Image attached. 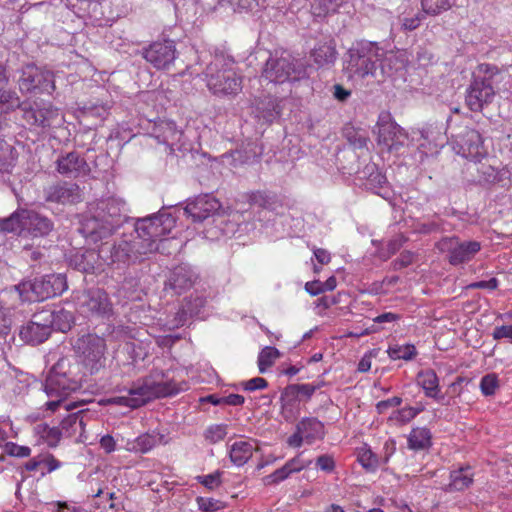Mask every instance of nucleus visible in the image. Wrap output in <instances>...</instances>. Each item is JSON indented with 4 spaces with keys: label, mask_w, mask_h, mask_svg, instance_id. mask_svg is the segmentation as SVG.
<instances>
[{
    "label": "nucleus",
    "mask_w": 512,
    "mask_h": 512,
    "mask_svg": "<svg viewBox=\"0 0 512 512\" xmlns=\"http://www.w3.org/2000/svg\"><path fill=\"white\" fill-rule=\"evenodd\" d=\"M21 107L20 98L15 91L0 87V114L7 113Z\"/></svg>",
    "instance_id": "42"
},
{
    "label": "nucleus",
    "mask_w": 512,
    "mask_h": 512,
    "mask_svg": "<svg viewBox=\"0 0 512 512\" xmlns=\"http://www.w3.org/2000/svg\"><path fill=\"white\" fill-rule=\"evenodd\" d=\"M294 386L296 394L299 398H305L309 400L315 391L319 388V386L311 385V384H292Z\"/></svg>",
    "instance_id": "56"
},
{
    "label": "nucleus",
    "mask_w": 512,
    "mask_h": 512,
    "mask_svg": "<svg viewBox=\"0 0 512 512\" xmlns=\"http://www.w3.org/2000/svg\"><path fill=\"white\" fill-rule=\"evenodd\" d=\"M207 88L217 96L237 95L242 90V77L237 73L235 61L223 53L214 55L205 70Z\"/></svg>",
    "instance_id": "5"
},
{
    "label": "nucleus",
    "mask_w": 512,
    "mask_h": 512,
    "mask_svg": "<svg viewBox=\"0 0 512 512\" xmlns=\"http://www.w3.org/2000/svg\"><path fill=\"white\" fill-rule=\"evenodd\" d=\"M41 312H48L51 314V331L55 329L65 333L69 331L74 324L73 314L63 308L59 310L44 309Z\"/></svg>",
    "instance_id": "33"
},
{
    "label": "nucleus",
    "mask_w": 512,
    "mask_h": 512,
    "mask_svg": "<svg viewBox=\"0 0 512 512\" xmlns=\"http://www.w3.org/2000/svg\"><path fill=\"white\" fill-rule=\"evenodd\" d=\"M109 107L105 104L89 103L84 105L82 113L85 117H93L102 122L108 115Z\"/></svg>",
    "instance_id": "46"
},
{
    "label": "nucleus",
    "mask_w": 512,
    "mask_h": 512,
    "mask_svg": "<svg viewBox=\"0 0 512 512\" xmlns=\"http://www.w3.org/2000/svg\"><path fill=\"white\" fill-rule=\"evenodd\" d=\"M396 62L397 57L392 53H386L378 43L360 41L347 51L344 70L349 78L364 79L371 76L378 81H383L393 74Z\"/></svg>",
    "instance_id": "2"
},
{
    "label": "nucleus",
    "mask_w": 512,
    "mask_h": 512,
    "mask_svg": "<svg viewBox=\"0 0 512 512\" xmlns=\"http://www.w3.org/2000/svg\"><path fill=\"white\" fill-rule=\"evenodd\" d=\"M316 465L323 471L331 472L335 467V462L331 456L321 455L317 458Z\"/></svg>",
    "instance_id": "62"
},
{
    "label": "nucleus",
    "mask_w": 512,
    "mask_h": 512,
    "mask_svg": "<svg viewBox=\"0 0 512 512\" xmlns=\"http://www.w3.org/2000/svg\"><path fill=\"white\" fill-rule=\"evenodd\" d=\"M297 427L308 444L313 443L317 439H322L325 435L323 423L315 417L303 418L297 424Z\"/></svg>",
    "instance_id": "29"
},
{
    "label": "nucleus",
    "mask_w": 512,
    "mask_h": 512,
    "mask_svg": "<svg viewBox=\"0 0 512 512\" xmlns=\"http://www.w3.org/2000/svg\"><path fill=\"white\" fill-rule=\"evenodd\" d=\"M343 135L349 144L355 149H363L367 147L369 138L362 130L356 129L353 126H346L343 129Z\"/></svg>",
    "instance_id": "41"
},
{
    "label": "nucleus",
    "mask_w": 512,
    "mask_h": 512,
    "mask_svg": "<svg viewBox=\"0 0 512 512\" xmlns=\"http://www.w3.org/2000/svg\"><path fill=\"white\" fill-rule=\"evenodd\" d=\"M307 75L305 64L289 53L270 56L262 70L261 78L274 84L295 82Z\"/></svg>",
    "instance_id": "6"
},
{
    "label": "nucleus",
    "mask_w": 512,
    "mask_h": 512,
    "mask_svg": "<svg viewBox=\"0 0 512 512\" xmlns=\"http://www.w3.org/2000/svg\"><path fill=\"white\" fill-rule=\"evenodd\" d=\"M280 102L277 97L268 95L264 98H256L254 103L259 116L267 122H272L281 114L282 108Z\"/></svg>",
    "instance_id": "28"
},
{
    "label": "nucleus",
    "mask_w": 512,
    "mask_h": 512,
    "mask_svg": "<svg viewBox=\"0 0 512 512\" xmlns=\"http://www.w3.org/2000/svg\"><path fill=\"white\" fill-rule=\"evenodd\" d=\"M413 262V253L409 251L402 252L397 258L393 264L395 269H402L404 267H407Z\"/></svg>",
    "instance_id": "63"
},
{
    "label": "nucleus",
    "mask_w": 512,
    "mask_h": 512,
    "mask_svg": "<svg viewBox=\"0 0 512 512\" xmlns=\"http://www.w3.org/2000/svg\"><path fill=\"white\" fill-rule=\"evenodd\" d=\"M291 474L289 468L285 464L283 467L275 470L272 474L265 478L266 484L278 483L285 480Z\"/></svg>",
    "instance_id": "54"
},
{
    "label": "nucleus",
    "mask_w": 512,
    "mask_h": 512,
    "mask_svg": "<svg viewBox=\"0 0 512 512\" xmlns=\"http://www.w3.org/2000/svg\"><path fill=\"white\" fill-rule=\"evenodd\" d=\"M250 203L264 209H272L275 204V197L258 191L251 194Z\"/></svg>",
    "instance_id": "49"
},
{
    "label": "nucleus",
    "mask_w": 512,
    "mask_h": 512,
    "mask_svg": "<svg viewBox=\"0 0 512 512\" xmlns=\"http://www.w3.org/2000/svg\"><path fill=\"white\" fill-rule=\"evenodd\" d=\"M74 350L79 362L91 374L105 368L107 345L104 338L95 334L83 335L75 341Z\"/></svg>",
    "instance_id": "8"
},
{
    "label": "nucleus",
    "mask_w": 512,
    "mask_h": 512,
    "mask_svg": "<svg viewBox=\"0 0 512 512\" xmlns=\"http://www.w3.org/2000/svg\"><path fill=\"white\" fill-rule=\"evenodd\" d=\"M163 371H153L149 376L133 383L129 396L118 397L115 403L138 408L154 398L168 397L184 390L173 380H165Z\"/></svg>",
    "instance_id": "4"
},
{
    "label": "nucleus",
    "mask_w": 512,
    "mask_h": 512,
    "mask_svg": "<svg viewBox=\"0 0 512 512\" xmlns=\"http://www.w3.org/2000/svg\"><path fill=\"white\" fill-rule=\"evenodd\" d=\"M57 171L70 178L87 176L90 173V166L87 161L77 152H69L58 158Z\"/></svg>",
    "instance_id": "20"
},
{
    "label": "nucleus",
    "mask_w": 512,
    "mask_h": 512,
    "mask_svg": "<svg viewBox=\"0 0 512 512\" xmlns=\"http://www.w3.org/2000/svg\"><path fill=\"white\" fill-rule=\"evenodd\" d=\"M268 382L261 377L252 378L245 383H243V388L248 391H255L266 388Z\"/></svg>",
    "instance_id": "61"
},
{
    "label": "nucleus",
    "mask_w": 512,
    "mask_h": 512,
    "mask_svg": "<svg viewBox=\"0 0 512 512\" xmlns=\"http://www.w3.org/2000/svg\"><path fill=\"white\" fill-rule=\"evenodd\" d=\"M51 314L37 312L32 319L23 325L19 331V337L27 344L37 345L45 342L51 334Z\"/></svg>",
    "instance_id": "14"
},
{
    "label": "nucleus",
    "mask_w": 512,
    "mask_h": 512,
    "mask_svg": "<svg viewBox=\"0 0 512 512\" xmlns=\"http://www.w3.org/2000/svg\"><path fill=\"white\" fill-rule=\"evenodd\" d=\"M18 86L22 93H48L55 90L54 75L34 64H27L20 70Z\"/></svg>",
    "instance_id": "9"
},
{
    "label": "nucleus",
    "mask_w": 512,
    "mask_h": 512,
    "mask_svg": "<svg viewBox=\"0 0 512 512\" xmlns=\"http://www.w3.org/2000/svg\"><path fill=\"white\" fill-rule=\"evenodd\" d=\"M227 435V426L220 424V425H213L210 426L205 433V438L210 443H217L225 438Z\"/></svg>",
    "instance_id": "51"
},
{
    "label": "nucleus",
    "mask_w": 512,
    "mask_h": 512,
    "mask_svg": "<svg viewBox=\"0 0 512 512\" xmlns=\"http://www.w3.org/2000/svg\"><path fill=\"white\" fill-rule=\"evenodd\" d=\"M436 246L441 252L448 254V261L454 266L470 261L481 249L480 242H462L458 237H444Z\"/></svg>",
    "instance_id": "11"
},
{
    "label": "nucleus",
    "mask_w": 512,
    "mask_h": 512,
    "mask_svg": "<svg viewBox=\"0 0 512 512\" xmlns=\"http://www.w3.org/2000/svg\"><path fill=\"white\" fill-rule=\"evenodd\" d=\"M23 119L34 129L53 128L61 125L62 115L51 103H37L29 107H23Z\"/></svg>",
    "instance_id": "10"
},
{
    "label": "nucleus",
    "mask_w": 512,
    "mask_h": 512,
    "mask_svg": "<svg viewBox=\"0 0 512 512\" xmlns=\"http://www.w3.org/2000/svg\"><path fill=\"white\" fill-rule=\"evenodd\" d=\"M455 4V0H421L423 12L436 16L448 11Z\"/></svg>",
    "instance_id": "40"
},
{
    "label": "nucleus",
    "mask_w": 512,
    "mask_h": 512,
    "mask_svg": "<svg viewBox=\"0 0 512 512\" xmlns=\"http://www.w3.org/2000/svg\"><path fill=\"white\" fill-rule=\"evenodd\" d=\"M44 199L48 203L61 205L76 204L83 200V192L78 184L59 181L44 188Z\"/></svg>",
    "instance_id": "15"
},
{
    "label": "nucleus",
    "mask_w": 512,
    "mask_h": 512,
    "mask_svg": "<svg viewBox=\"0 0 512 512\" xmlns=\"http://www.w3.org/2000/svg\"><path fill=\"white\" fill-rule=\"evenodd\" d=\"M100 447L105 451V453L110 454L116 449V441L111 435L106 434L100 439Z\"/></svg>",
    "instance_id": "64"
},
{
    "label": "nucleus",
    "mask_w": 512,
    "mask_h": 512,
    "mask_svg": "<svg viewBox=\"0 0 512 512\" xmlns=\"http://www.w3.org/2000/svg\"><path fill=\"white\" fill-rule=\"evenodd\" d=\"M80 222L79 232L91 242L97 243L114 234L116 229L102 219L94 210Z\"/></svg>",
    "instance_id": "17"
},
{
    "label": "nucleus",
    "mask_w": 512,
    "mask_h": 512,
    "mask_svg": "<svg viewBox=\"0 0 512 512\" xmlns=\"http://www.w3.org/2000/svg\"><path fill=\"white\" fill-rule=\"evenodd\" d=\"M220 477H221V474L219 472H216V473L209 474V475L199 476L198 480L205 487H207L210 490H213V489L217 488L218 486H220V484H221Z\"/></svg>",
    "instance_id": "55"
},
{
    "label": "nucleus",
    "mask_w": 512,
    "mask_h": 512,
    "mask_svg": "<svg viewBox=\"0 0 512 512\" xmlns=\"http://www.w3.org/2000/svg\"><path fill=\"white\" fill-rule=\"evenodd\" d=\"M431 445V433L425 427L412 429L408 437V447L412 450H423Z\"/></svg>",
    "instance_id": "38"
},
{
    "label": "nucleus",
    "mask_w": 512,
    "mask_h": 512,
    "mask_svg": "<svg viewBox=\"0 0 512 512\" xmlns=\"http://www.w3.org/2000/svg\"><path fill=\"white\" fill-rule=\"evenodd\" d=\"M300 401L301 398L296 394L292 384L281 393V415L287 422H292L298 415Z\"/></svg>",
    "instance_id": "27"
},
{
    "label": "nucleus",
    "mask_w": 512,
    "mask_h": 512,
    "mask_svg": "<svg viewBox=\"0 0 512 512\" xmlns=\"http://www.w3.org/2000/svg\"><path fill=\"white\" fill-rule=\"evenodd\" d=\"M197 503L199 508L204 512L217 511L224 507L221 501L213 498L199 497Z\"/></svg>",
    "instance_id": "53"
},
{
    "label": "nucleus",
    "mask_w": 512,
    "mask_h": 512,
    "mask_svg": "<svg viewBox=\"0 0 512 512\" xmlns=\"http://www.w3.org/2000/svg\"><path fill=\"white\" fill-rule=\"evenodd\" d=\"M377 127L378 141L380 144H384L389 151L397 152L405 146L408 135L403 128L391 119L389 113L380 114Z\"/></svg>",
    "instance_id": "12"
},
{
    "label": "nucleus",
    "mask_w": 512,
    "mask_h": 512,
    "mask_svg": "<svg viewBox=\"0 0 512 512\" xmlns=\"http://www.w3.org/2000/svg\"><path fill=\"white\" fill-rule=\"evenodd\" d=\"M142 56L158 70L169 69L176 59V47L172 40L156 41L143 49Z\"/></svg>",
    "instance_id": "16"
},
{
    "label": "nucleus",
    "mask_w": 512,
    "mask_h": 512,
    "mask_svg": "<svg viewBox=\"0 0 512 512\" xmlns=\"http://www.w3.org/2000/svg\"><path fill=\"white\" fill-rule=\"evenodd\" d=\"M27 209H17L9 217L0 221V229L4 232L22 233L26 225Z\"/></svg>",
    "instance_id": "35"
},
{
    "label": "nucleus",
    "mask_w": 512,
    "mask_h": 512,
    "mask_svg": "<svg viewBox=\"0 0 512 512\" xmlns=\"http://www.w3.org/2000/svg\"><path fill=\"white\" fill-rule=\"evenodd\" d=\"M473 482V473L470 467L460 468L450 473V483L446 486V492L463 491Z\"/></svg>",
    "instance_id": "32"
},
{
    "label": "nucleus",
    "mask_w": 512,
    "mask_h": 512,
    "mask_svg": "<svg viewBox=\"0 0 512 512\" xmlns=\"http://www.w3.org/2000/svg\"><path fill=\"white\" fill-rule=\"evenodd\" d=\"M86 414V410H79L75 413L69 414L65 417L60 423V429L63 432L65 437H72L79 433H82L85 430L84 416Z\"/></svg>",
    "instance_id": "31"
},
{
    "label": "nucleus",
    "mask_w": 512,
    "mask_h": 512,
    "mask_svg": "<svg viewBox=\"0 0 512 512\" xmlns=\"http://www.w3.org/2000/svg\"><path fill=\"white\" fill-rule=\"evenodd\" d=\"M160 441L156 434L145 433L137 437L133 442H128V450L133 452L147 453Z\"/></svg>",
    "instance_id": "39"
},
{
    "label": "nucleus",
    "mask_w": 512,
    "mask_h": 512,
    "mask_svg": "<svg viewBox=\"0 0 512 512\" xmlns=\"http://www.w3.org/2000/svg\"><path fill=\"white\" fill-rule=\"evenodd\" d=\"M418 384L424 389L427 397L436 398L439 392V379L432 369L420 371L417 375Z\"/></svg>",
    "instance_id": "36"
},
{
    "label": "nucleus",
    "mask_w": 512,
    "mask_h": 512,
    "mask_svg": "<svg viewBox=\"0 0 512 512\" xmlns=\"http://www.w3.org/2000/svg\"><path fill=\"white\" fill-rule=\"evenodd\" d=\"M67 289L66 278L62 274H50L32 281H23L16 290L23 301L38 302L62 294Z\"/></svg>",
    "instance_id": "7"
},
{
    "label": "nucleus",
    "mask_w": 512,
    "mask_h": 512,
    "mask_svg": "<svg viewBox=\"0 0 512 512\" xmlns=\"http://www.w3.org/2000/svg\"><path fill=\"white\" fill-rule=\"evenodd\" d=\"M195 280L196 275L189 266L179 265L170 272L165 289H170L175 294L180 295L190 289Z\"/></svg>",
    "instance_id": "23"
},
{
    "label": "nucleus",
    "mask_w": 512,
    "mask_h": 512,
    "mask_svg": "<svg viewBox=\"0 0 512 512\" xmlns=\"http://www.w3.org/2000/svg\"><path fill=\"white\" fill-rule=\"evenodd\" d=\"M175 218L162 211L156 215L138 219L134 233L123 236L113 243H102L98 256L107 265H130L142 261L147 255L160 251L169 242L164 238L175 227Z\"/></svg>",
    "instance_id": "1"
},
{
    "label": "nucleus",
    "mask_w": 512,
    "mask_h": 512,
    "mask_svg": "<svg viewBox=\"0 0 512 512\" xmlns=\"http://www.w3.org/2000/svg\"><path fill=\"white\" fill-rule=\"evenodd\" d=\"M387 353L392 360L402 359L405 361L412 360L417 355L413 344L389 346Z\"/></svg>",
    "instance_id": "44"
},
{
    "label": "nucleus",
    "mask_w": 512,
    "mask_h": 512,
    "mask_svg": "<svg viewBox=\"0 0 512 512\" xmlns=\"http://www.w3.org/2000/svg\"><path fill=\"white\" fill-rule=\"evenodd\" d=\"M459 144L466 158L478 160L485 154L482 136L475 129H466L460 136Z\"/></svg>",
    "instance_id": "24"
},
{
    "label": "nucleus",
    "mask_w": 512,
    "mask_h": 512,
    "mask_svg": "<svg viewBox=\"0 0 512 512\" xmlns=\"http://www.w3.org/2000/svg\"><path fill=\"white\" fill-rule=\"evenodd\" d=\"M358 461L360 464L369 471H374L378 466L377 456L371 451L370 448L363 447L358 453Z\"/></svg>",
    "instance_id": "47"
},
{
    "label": "nucleus",
    "mask_w": 512,
    "mask_h": 512,
    "mask_svg": "<svg viewBox=\"0 0 512 512\" xmlns=\"http://www.w3.org/2000/svg\"><path fill=\"white\" fill-rule=\"evenodd\" d=\"M206 299L202 296H191L184 300L183 306L187 308L191 317L199 315L201 309L205 306Z\"/></svg>",
    "instance_id": "50"
},
{
    "label": "nucleus",
    "mask_w": 512,
    "mask_h": 512,
    "mask_svg": "<svg viewBox=\"0 0 512 512\" xmlns=\"http://www.w3.org/2000/svg\"><path fill=\"white\" fill-rule=\"evenodd\" d=\"M311 464V460L305 461L300 455L289 460L286 465L289 468L290 472H299L302 469L308 467Z\"/></svg>",
    "instance_id": "60"
},
{
    "label": "nucleus",
    "mask_w": 512,
    "mask_h": 512,
    "mask_svg": "<svg viewBox=\"0 0 512 512\" xmlns=\"http://www.w3.org/2000/svg\"><path fill=\"white\" fill-rule=\"evenodd\" d=\"M93 210L116 230L127 220L125 202L114 197L102 199Z\"/></svg>",
    "instance_id": "19"
},
{
    "label": "nucleus",
    "mask_w": 512,
    "mask_h": 512,
    "mask_svg": "<svg viewBox=\"0 0 512 512\" xmlns=\"http://www.w3.org/2000/svg\"><path fill=\"white\" fill-rule=\"evenodd\" d=\"M221 209V203L212 195L204 194L187 203L184 213L194 222H202L214 216Z\"/></svg>",
    "instance_id": "18"
},
{
    "label": "nucleus",
    "mask_w": 512,
    "mask_h": 512,
    "mask_svg": "<svg viewBox=\"0 0 512 512\" xmlns=\"http://www.w3.org/2000/svg\"><path fill=\"white\" fill-rule=\"evenodd\" d=\"M310 3V12L316 18H325L330 14L337 12L342 4V0H308Z\"/></svg>",
    "instance_id": "37"
},
{
    "label": "nucleus",
    "mask_w": 512,
    "mask_h": 512,
    "mask_svg": "<svg viewBox=\"0 0 512 512\" xmlns=\"http://www.w3.org/2000/svg\"><path fill=\"white\" fill-rule=\"evenodd\" d=\"M18 153L15 147L0 138V174L11 175L16 166Z\"/></svg>",
    "instance_id": "30"
},
{
    "label": "nucleus",
    "mask_w": 512,
    "mask_h": 512,
    "mask_svg": "<svg viewBox=\"0 0 512 512\" xmlns=\"http://www.w3.org/2000/svg\"><path fill=\"white\" fill-rule=\"evenodd\" d=\"M253 449L252 441H237L230 448V459L235 465L242 466L252 457Z\"/></svg>",
    "instance_id": "34"
},
{
    "label": "nucleus",
    "mask_w": 512,
    "mask_h": 512,
    "mask_svg": "<svg viewBox=\"0 0 512 512\" xmlns=\"http://www.w3.org/2000/svg\"><path fill=\"white\" fill-rule=\"evenodd\" d=\"M280 352L275 347L267 346L258 356V367L260 373H265L267 368L272 366L274 361L279 358Z\"/></svg>",
    "instance_id": "45"
},
{
    "label": "nucleus",
    "mask_w": 512,
    "mask_h": 512,
    "mask_svg": "<svg viewBox=\"0 0 512 512\" xmlns=\"http://www.w3.org/2000/svg\"><path fill=\"white\" fill-rule=\"evenodd\" d=\"M494 97L491 77H474L467 89L465 101L471 111L480 112L484 106L492 103Z\"/></svg>",
    "instance_id": "13"
},
{
    "label": "nucleus",
    "mask_w": 512,
    "mask_h": 512,
    "mask_svg": "<svg viewBox=\"0 0 512 512\" xmlns=\"http://www.w3.org/2000/svg\"><path fill=\"white\" fill-rule=\"evenodd\" d=\"M473 169L477 171L478 176L474 181L484 184L495 182L498 178V170L491 164L487 163H474Z\"/></svg>",
    "instance_id": "43"
},
{
    "label": "nucleus",
    "mask_w": 512,
    "mask_h": 512,
    "mask_svg": "<svg viewBox=\"0 0 512 512\" xmlns=\"http://www.w3.org/2000/svg\"><path fill=\"white\" fill-rule=\"evenodd\" d=\"M79 305L84 312H90L96 315H105L111 310L108 296L101 289L85 291L79 299Z\"/></svg>",
    "instance_id": "22"
},
{
    "label": "nucleus",
    "mask_w": 512,
    "mask_h": 512,
    "mask_svg": "<svg viewBox=\"0 0 512 512\" xmlns=\"http://www.w3.org/2000/svg\"><path fill=\"white\" fill-rule=\"evenodd\" d=\"M492 337L494 340L507 338L512 343V324L495 327L492 332Z\"/></svg>",
    "instance_id": "58"
},
{
    "label": "nucleus",
    "mask_w": 512,
    "mask_h": 512,
    "mask_svg": "<svg viewBox=\"0 0 512 512\" xmlns=\"http://www.w3.org/2000/svg\"><path fill=\"white\" fill-rule=\"evenodd\" d=\"M62 436L64 435L60 427L43 425V437L46 439L49 446H56Z\"/></svg>",
    "instance_id": "52"
},
{
    "label": "nucleus",
    "mask_w": 512,
    "mask_h": 512,
    "mask_svg": "<svg viewBox=\"0 0 512 512\" xmlns=\"http://www.w3.org/2000/svg\"><path fill=\"white\" fill-rule=\"evenodd\" d=\"M7 452L9 455L15 457H28L31 453V449L27 446H20L15 443H8Z\"/></svg>",
    "instance_id": "59"
},
{
    "label": "nucleus",
    "mask_w": 512,
    "mask_h": 512,
    "mask_svg": "<svg viewBox=\"0 0 512 512\" xmlns=\"http://www.w3.org/2000/svg\"><path fill=\"white\" fill-rule=\"evenodd\" d=\"M498 387L499 382L496 374L491 373L482 377L480 382V389L485 396L494 395Z\"/></svg>",
    "instance_id": "48"
},
{
    "label": "nucleus",
    "mask_w": 512,
    "mask_h": 512,
    "mask_svg": "<svg viewBox=\"0 0 512 512\" xmlns=\"http://www.w3.org/2000/svg\"><path fill=\"white\" fill-rule=\"evenodd\" d=\"M338 56L334 41L319 43L312 49L310 57L318 68H330Z\"/></svg>",
    "instance_id": "26"
},
{
    "label": "nucleus",
    "mask_w": 512,
    "mask_h": 512,
    "mask_svg": "<svg viewBox=\"0 0 512 512\" xmlns=\"http://www.w3.org/2000/svg\"><path fill=\"white\" fill-rule=\"evenodd\" d=\"M192 318L189 311L183 305L175 314L174 319L171 321V328H178L186 324L188 319Z\"/></svg>",
    "instance_id": "57"
},
{
    "label": "nucleus",
    "mask_w": 512,
    "mask_h": 512,
    "mask_svg": "<svg viewBox=\"0 0 512 512\" xmlns=\"http://www.w3.org/2000/svg\"><path fill=\"white\" fill-rule=\"evenodd\" d=\"M149 136L154 138L159 144L165 145L170 153H173L174 146L182 137V131L177 128L175 122L161 120L153 125Z\"/></svg>",
    "instance_id": "21"
},
{
    "label": "nucleus",
    "mask_w": 512,
    "mask_h": 512,
    "mask_svg": "<svg viewBox=\"0 0 512 512\" xmlns=\"http://www.w3.org/2000/svg\"><path fill=\"white\" fill-rule=\"evenodd\" d=\"M80 387V382L71 376L68 361L60 359L50 369L44 383V391L49 398L45 404L46 409L55 412L61 407L66 411L78 407V402L68 403L66 399L72 392L80 389Z\"/></svg>",
    "instance_id": "3"
},
{
    "label": "nucleus",
    "mask_w": 512,
    "mask_h": 512,
    "mask_svg": "<svg viewBox=\"0 0 512 512\" xmlns=\"http://www.w3.org/2000/svg\"><path fill=\"white\" fill-rule=\"evenodd\" d=\"M26 215L24 232H27L31 236H47L54 229L53 221L47 216L30 209H27Z\"/></svg>",
    "instance_id": "25"
}]
</instances>
